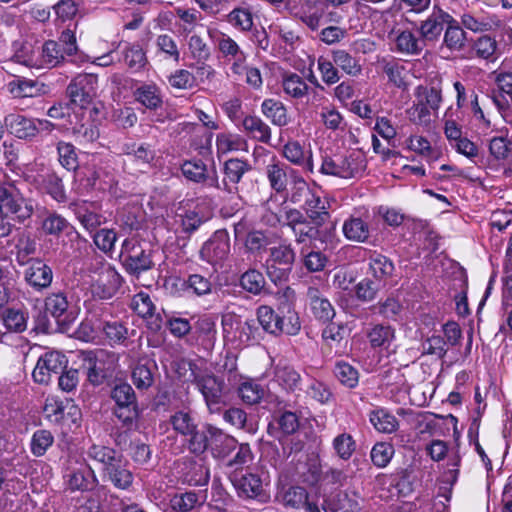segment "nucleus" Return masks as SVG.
I'll return each instance as SVG.
<instances>
[{"label":"nucleus","mask_w":512,"mask_h":512,"mask_svg":"<svg viewBox=\"0 0 512 512\" xmlns=\"http://www.w3.org/2000/svg\"><path fill=\"white\" fill-rule=\"evenodd\" d=\"M89 289L94 298L110 299L117 292L121 277L108 263L96 260L88 269Z\"/></svg>","instance_id":"f257e3e1"},{"label":"nucleus","mask_w":512,"mask_h":512,"mask_svg":"<svg viewBox=\"0 0 512 512\" xmlns=\"http://www.w3.org/2000/svg\"><path fill=\"white\" fill-rule=\"evenodd\" d=\"M367 167L365 155L360 150H351L343 156L323 158L321 173L344 179L361 177Z\"/></svg>","instance_id":"f03ea898"},{"label":"nucleus","mask_w":512,"mask_h":512,"mask_svg":"<svg viewBox=\"0 0 512 512\" xmlns=\"http://www.w3.org/2000/svg\"><path fill=\"white\" fill-rule=\"evenodd\" d=\"M98 78L93 74H80L76 76L67 87V94L73 110L97 111L91 107L97 96Z\"/></svg>","instance_id":"7ed1b4c3"},{"label":"nucleus","mask_w":512,"mask_h":512,"mask_svg":"<svg viewBox=\"0 0 512 512\" xmlns=\"http://www.w3.org/2000/svg\"><path fill=\"white\" fill-rule=\"evenodd\" d=\"M33 212L32 201L24 198L14 185L0 186V213L2 216H11L19 222H24L32 216Z\"/></svg>","instance_id":"20e7f679"},{"label":"nucleus","mask_w":512,"mask_h":512,"mask_svg":"<svg viewBox=\"0 0 512 512\" xmlns=\"http://www.w3.org/2000/svg\"><path fill=\"white\" fill-rule=\"evenodd\" d=\"M193 383L201 392L208 410L211 413H217L225 405L224 400V381L212 373H194L192 371Z\"/></svg>","instance_id":"39448f33"},{"label":"nucleus","mask_w":512,"mask_h":512,"mask_svg":"<svg viewBox=\"0 0 512 512\" xmlns=\"http://www.w3.org/2000/svg\"><path fill=\"white\" fill-rule=\"evenodd\" d=\"M68 360L58 351L43 354L37 361L32 377L39 384H48L53 375H58L67 367Z\"/></svg>","instance_id":"423d86ee"},{"label":"nucleus","mask_w":512,"mask_h":512,"mask_svg":"<svg viewBox=\"0 0 512 512\" xmlns=\"http://www.w3.org/2000/svg\"><path fill=\"white\" fill-rule=\"evenodd\" d=\"M230 252V239L227 231L217 230L203 244L200 258L209 264L215 265L225 260Z\"/></svg>","instance_id":"0eeeda50"},{"label":"nucleus","mask_w":512,"mask_h":512,"mask_svg":"<svg viewBox=\"0 0 512 512\" xmlns=\"http://www.w3.org/2000/svg\"><path fill=\"white\" fill-rule=\"evenodd\" d=\"M344 237L355 243H369L371 237L370 214L355 212L344 220L342 225Z\"/></svg>","instance_id":"6e6552de"},{"label":"nucleus","mask_w":512,"mask_h":512,"mask_svg":"<svg viewBox=\"0 0 512 512\" xmlns=\"http://www.w3.org/2000/svg\"><path fill=\"white\" fill-rule=\"evenodd\" d=\"M181 171L184 177L192 182L203 183L207 187L216 189L221 188L215 167L208 170L206 164L201 159L184 161L181 165Z\"/></svg>","instance_id":"1a4fd4ad"},{"label":"nucleus","mask_w":512,"mask_h":512,"mask_svg":"<svg viewBox=\"0 0 512 512\" xmlns=\"http://www.w3.org/2000/svg\"><path fill=\"white\" fill-rule=\"evenodd\" d=\"M229 478L240 497L252 499L265 496L263 480L258 474L243 472V470L233 471Z\"/></svg>","instance_id":"9d476101"},{"label":"nucleus","mask_w":512,"mask_h":512,"mask_svg":"<svg viewBox=\"0 0 512 512\" xmlns=\"http://www.w3.org/2000/svg\"><path fill=\"white\" fill-rule=\"evenodd\" d=\"M110 400L113 415L122 423L128 422V383L125 372L117 374L111 384Z\"/></svg>","instance_id":"9b49d317"},{"label":"nucleus","mask_w":512,"mask_h":512,"mask_svg":"<svg viewBox=\"0 0 512 512\" xmlns=\"http://www.w3.org/2000/svg\"><path fill=\"white\" fill-rule=\"evenodd\" d=\"M455 23V19L447 12L434 7L432 13L420 22L418 33L423 38L425 45L427 42H436L444 28V24Z\"/></svg>","instance_id":"f8f14e48"},{"label":"nucleus","mask_w":512,"mask_h":512,"mask_svg":"<svg viewBox=\"0 0 512 512\" xmlns=\"http://www.w3.org/2000/svg\"><path fill=\"white\" fill-rule=\"evenodd\" d=\"M234 234L237 240L243 241L246 250L250 253L260 252L270 244L267 233L261 230H249L246 221H239L234 225Z\"/></svg>","instance_id":"ddd939ff"},{"label":"nucleus","mask_w":512,"mask_h":512,"mask_svg":"<svg viewBox=\"0 0 512 512\" xmlns=\"http://www.w3.org/2000/svg\"><path fill=\"white\" fill-rule=\"evenodd\" d=\"M130 308L139 317L144 319L151 329H160L161 318L158 314L155 313V305L148 293L141 291L134 295L130 302Z\"/></svg>","instance_id":"4468645a"},{"label":"nucleus","mask_w":512,"mask_h":512,"mask_svg":"<svg viewBox=\"0 0 512 512\" xmlns=\"http://www.w3.org/2000/svg\"><path fill=\"white\" fill-rule=\"evenodd\" d=\"M63 60L64 52L60 49L59 44L56 41L49 40L43 44L39 60L28 57L22 63L29 67L53 68Z\"/></svg>","instance_id":"2eb2a0df"},{"label":"nucleus","mask_w":512,"mask_h":512,"mask_svg":"<svg viewBox=\"0 0 512 512\" xmlns=\"http://www.w3.org/2000/svg\"><path fill=\"white\" fill-rule=\"evenodd\" d=\"M251 169L250 165L241 159L232 158L224 163V179L220 189L228 193L237 192V184L241 181L243 175Z\"/></svg>","instance_id":"dca6fc26"},{"label":"nucleus","mask_w":512,"mask_h":512,"mask_svg":"<svg viewBox=\"0 0 512 512\" xmlns=\"http://www.w3.org/2000/svg\"><path fill=\"white\" fill-rule=\"evenodd\" d=\"M70 209L74 212L83 227L89 231L95 230L105 220V218L97 212V206L94 203L75 201L70 204Z\"/></svg>","instance_id":"f3484780"},{"label":"nucleus","mask_w":512,"mask_h":512,"mask_svg":"<svg viewBox=\"0 0 512 512\" xmlns=\"http://www.w3.org/2000/svg\"><path fill=\"white\" fill-rule=\"evenodd\" d=\"M307 298L311 311L316 319L323 323L330 322L335 317V309L331 302L323 296L316 287H309Z\"/></svg>","instance_id":"a211bd4d"},{"label":"nucleus","mask_w":512,"mask_h":512,"mask_svg":"<svg viewBox=\"0 0 512 512\" xmlns=\"http://www.w3.org/2000/svg\"><path fill=\"white\" fill-rule=\"evenodd\" d=\"M394 42L398 53L409 56L420 55L426 47L420 34L409 29L397 31Z\"/></svg>","instance_id":"6ab92c4d"},{"label":"nucleus","mask_w":512,"mask_h":512,"mask_svg":"<svg viewBox=\"0 0 512 512\" xmlns=\"http://www.w3.org/2000/svg\"><path fill=\"white\" fill-rule=\"evenodd\" d=\"M69 302L63 292L49 294L45 299V311L59 324H67L74 320L72 313L68 311Z\"/></svg>","instance_id":"aec40b11"},{"label":"nucleus","mask_w":512,"mask_h":512,"mask_svg":"<svg viewBox=\"0 0 512 512\" xmlns=\"http://www.w3.org/2000/svg\"><path fill=\"white\" fill-rule=\"evenodd\" d=\"M365 336L372 349L388 350L395 340V329L388 324H373L366 329Z\"/></svg>","instance_id":"412c9836"},{"label":"nucleus","mask_w":512,"mask_h":512,"mask_svg":"<svg viewBox=\"0 0 512 512\" xmlns=\"http://www.w3.org/2000/svg\"><path fill=\"white\" fill-rule=\"evenodd\" d=\"M323 0H302L299 8L300 20L311 30H318L325 13Z\"/></svg>","instance_id":"4be33fe9"},{"label":"nucleus","mask_w":512,"mask_h":512,"mask_svg":"<svg viewBox=\"0 0 512 512\" xmlns=\"http://www.w3.org/2000/svg\"><path fill=\"white\" fill-rule=\"evenodd\" d=\"M361 496L354 490L338 492L326 501L327 507L332 512H358L361 509Z\"/></svg>","instance_id":"5701e85b"},{"label":"nucleus","mask_w":512,"mask_h":512,"mask_svg":"<svg viewBox=\"0 0 512 512\" xmlns=\"http://www.w3.org/2000/svg\"><path fill=\"white\" fill-rule=\"evenodd\" d=\"M283 156L290 163L302 167L308 172L314 171L312 152L305 151L304 147L296 140H290L283 146Z\"/></svg>","instance_id":"b1692460"},{"label":"nucleus","mask_w":512,"mask_h":512,"mask_svg":"<svg viewBox=\"0 0 512 512\" xmlns=\"http://www.w3.org/2000/svg\"><path fill=\"white\" fill-rule=\"evenodd\" d=\"M211 440L209 449L214 458L224 459L237 448V441L220 429L210 426Z\"/></svg>","instance_id":"393cba45"},{"label":"nucleus","mask_w":512,"mask_h":512,"mask_svg":"<svg viewBox=\"0 0 512 512\" xmlns=\"http://www.w3.org/2000/svg\"><path fill=\"white\" fill-rule=\"evenodd\" d=\"M25 279L30 286L41 290L50 286L53 273L51 268L42 261L33 262L25 272Z\"/></svg>","instance_id":"a878e982"},{"label":"nucleus","mask_w":512,"mask_h":512,"mask_svg":"<svg viewBox=\"0 0 512 512\" xmlns=\"http://www.w3.org/2000/svg\"><path fill=\"white\" fill-rule=\"evenodd\" d=\"M182 480L191 486H204L209 482V469L200 461L187 460L183 463Z\"/></svg>","instance_id":"bb28decb"},{"label":"nucleus","mask_w":512,"mask_h":512,"mask_svg":"<svg viewBox=\"0 0 512 512\" xmlns=\"http://www.w3.org/2000/svg\"><path fill=\"white\" fill-rule=\"evenodd\" d=\"M369 271L376 281L385 282L394 272L393 262L385 255L372 251L369 255Z\"/></svg>","instance_id":"cd10ccee"},{"label":"nucleus","mask_w":512,"mask_h":512,"mask_svg":"<svg viewBox=\"0 0 512 512\" xmlns=\"http://www.w3.org/2000/svg\"><path fill=\"white\" fill-rule=\"evenodd\" d=\"M242 127L251 138L268 144L271 140V128L260 117L247 115L242 119Z\"/></svg>","instance_id":"c85d7f7f"},{"label":"nucleus","mask_w":512,"mask_h":512,"mask_svg":"<svg viewBox=\"0 0 512 512\" xmlns=\"http://www.w3.org/2000/svg\"><path fill=\"white\" fill-rule=\"evenodd\" d=\"M281 87L286 96L297 100L303 99L309 92V86L305 80L294 72L283 73Z\"/></svg>","instance_id":"c756f323"},{"label":"nucleus","mask_w":512,"mask_h":512,"mask_svg":"<svg viewBox=\"0 0 512 512\" xmlns=\"http://www.w3.org/2000/svg\"><path fill=\"white\" fill-rule=\"evenodd\" d=\"M261 111L275 126L283 127L290 122L287 108L279 100L265 99L261 104Z\"/></svg>","instance_id":"7c9ffc66"},{"label":"nucleus","mask_w":512,"mask_h":512,"mask_svg":"<svg viewBox=\"0 0 512 512\" xmlns=\"http://www.w3.org/2000/svg\"><path fill=\"white\" fill-rule=\"evenodd\" d=\"M85 360L88 363H92V360H95L98 365L103 366V371L108 377H113L117 374L119 375L121 372L118 371L119 355L114 352L103 349L97 350L95 352H89Z\"/></svg>","instance_id":"2f4dec72"},{"label":"nucleus","mask_w":512,"mask_h":512,"mask_svg":"<svg viewBox=\"0 0 512 512\" xmlns=\"http://www.w3.org/2000/svg\"><path fill=\"white\" fill-rule=\"evenodd\" d=\"M333 63L349 76L357 77L362 72L360 61L344 49L331 51Z\"/></svg>","instance_id":"473e14b6"},{"label":"nucleus","mask_w":512,"mask_h":512,"mask_svg":"<svg viewBox=\"0 0 512 512\" xmlns=\"http://www.w3.org/2000/svg\"><path fill=\"white\" fill-rule=\"evenodd\" d=\"M299 428V419L294 412L286 411L282 413L276 420V425L270 423L268 426V433L280 439V433L284 435H291Z\"/></svg>","instance_id":"72a5a7b5"},{"label":"nucleus","mask_w":512,"mask_h":512,"mask_svg":"<svg viewBox=\"0 0 512 512\" xmlns=\"http://www.w3.org/2000/svg\"><path fill=\"white\" fill-rule=\"evenodd\" d=\"M6 124L18 138H30L36 135L34 119L21 114H10L5 118Z\"/></svg>","instance_id":"f704fd0d"},{"label":"nucleus","mask_w":512,"mask_h":512,"mask_svg":"<svg viewBox=\"0 0 512 512\" xmlns=\"http://www.w3.org/2000/svg\"><path fill=\"white\" fill-rule=\"evenodd\" d=\"M247 148L246 140L239 134L219 133L216 136V149L218 155L230 152L245 151Z\"/></svg>","instance_id":"c9c22d12"},{"label":"nucleus","mask_w":512,"mask_h":512,"mask_svg":"<svg viewBox=\"0 0 512 512\" xmlns=\"http://www.w3.org/2000/svg\"><path fill=\"white\" fill-rule=\"evenodd\" d=\"M369 420L374 428L382 433H393L399 425L396 417L384 408H377L371 411Z\"/></svg>","instance_id":"e433bc0d"},{"label":"nucleus","mask_w":512,"mask_h":512,"mask_svg":"<svg viewBox=\"0 0 512 512\" xmlns=\"http://www.w3.org/2000/svg\"><path fill=\"white\" fill-rule=\"evenodd\" d=\"M295 257L296 254L292 246L290 244L282 243L269 249V257L266 260V263L292 269Z\"/></svg>","instance_id":"4c0bfd02"},{"label":"nucleus","mask_w":512,"mask_h":512,"mask_svg":"<svg viewBox=\"0 0 512 512\" xmlns=\"http://www.w3.org/2000/svg\"><path fill=\"white\" fill-rule=\"evenodd\" d=\"M319 116L322 124L327 130L333 132H344L347 129V122L344 117L332 105L323 106Z\"/></svg>","instance_id":"58836bf2"},{"label":"nucleus","mask_w":512,"mask_h":512,"mask_svg":"<svg viewBox=\"0 0 512 512\" xmlns=\"http://www.w3.org/2000/svg\"><path fill=\"white\" fill-rule=\"evenodd\" d=\"M302 207L306 211L308 217L317 224H321L329 216L325 201H323L319 195L313 193L312 190Z\"/></svg>","instance_id":"ea45409f"},{"label":"nucleus","mask_w":512,"mask_h":512,"mask_svg":"<svg viewBox=\"0 0 512 512\" xmlns=\"http://www.w3.org/2000/svg\"><path fill=\"white\" fill-rule=\"evenodd\" d=\"M136 100L148 109L155 110L162 105V97L156 85H142L134 92Z\"/></svg>","instance_id":"a19ab883"},{"label":"nucleus","mask_w":512,"mask_h":512,"mask_svg":"<svg viewBox=\"0 0 512 512\" xmlns=\"http://www.w3.org/2000/svg\"><path fill=\"white\" fill-rule=\"evenodd\" d=\"M239 283L243 290L253 295H260L266 286L263 274L257 269H249L244 272Z\"/></svg>","instance_id":"79ce46f5"},{"label":"nucleus","mask_w":512,"mask_h":512,"mask_svg":"<svg viewBox=\"0 0 512 512\" xmlns=\"http://www.w3.org/2000/svg\"><path fill=\"white\" fill-rule=\"evenodd\" d=\"M274 380L287 391H293L300 382V375L292 367L278 364L274 370Z\"/></svg>","instance_id":"37998d69"},{"label":"nucleus","mask_w":512,"mask_h":512,"mask_svg":"<svg viewBox=\"0 0 512 512\" xmlns=\"http://www.w3.org/2000/svg\"><path fill=\"white\" fill-rule=\"evenodd\" d=\"M214 42L217 45L218 51L227 60L234 59L236 57L243 58L245 53L238 43L225 33H218L214 38Z\"/></svg>","instance_id":"c03bdc74"},{"label":"nucleus","mask_w":512,"mask_h":512,"mask_svg":"<svg viewBox=\"0 0 512 512\" xmlns=\"http://www.w3.org/2000/svg\"><path fill=\"white\" fill-rule=\"evenodd\" d=\"M23 483L16 477L8 463H0V491L16 494L23 489Z\"/></svg>","instance_id":"a18cd8bd"},{"label":"nucleus","mask_w":512,"mask_h":512,"mask_svg":"<svg viewBox=\"0 0 512 512\" xmlns=\"http://www.w3.org/2000/svg\"><path fill=\"white\" fill-rule=\"evenodd\" d=\"M238 395L244 403L254 405L262 400L265 395V389L259 383L247 380L239 385Z\"/></svg>","instance_id":"49530a36"},{"label":"nucleus","mask_w":512,"mask_h":512,"mask_svg":"<svg viewBox=\"0 0 512 512\" xmlns=\"http://www.w3.org/2000/svg\"><path fill=\"white\" fill-rule=\"evenodd\" d=\"M466 33L459 26L458 22L447 23L443 43L451 51H460L465 46Z\"/></svg>","instance_id":"de8ad7c7"},{"label":"nucleus","mask_w":512,"mask_h":512,"mask_svg":"<svg viewBox=\"0 0 512 512\" xmlns=\"http://www.w3.org/2000/svg\"><path fill=\"white\" fill-rule=\"evenodd\" d=\"M208 425L205 430H198L197 427L187 437L188 449L195 455L203 454L210 446L211 433Z\"/></svg>","instance_id":"09e8293b"},{"label":"nucleus","mask_w":512,"mask_h":512,"mask_svg":"<svg viewBox=\"0 0 512 512\" xmlns=\"http://www.w3.org/2000/svg\"><path fill=\"white\" fill-rule=\"evenodd\" d=\"M205 499L196 492L176 494L171 499V507L179 512H189L204 503Z\"/></svg>","instance_id":"8fccbe9b"},{"label":"nucleus","mask_w":512,"mask_h":512,"mask_svg":"<svg viewBox=\"0 0 512 512\" xmlns=\"http://www.w3.org/2000/svg\"><path fill=\"white\" fill-rule=\"evenodd\" d=\"M266 175L273 190L278 193L286 190L287 173L284 164L279 162L268 164L266 167Z\"/></svg>","instance_id":"3c124183"},{"label":"nucleus","mask_w":512,"mask_h":512,"mask_svg":"<svg viewBox=\"0 0 512 512\" xmlns=\"http://www.w3.org/2000/svg\"><path fill=\"white\" fill-rule=\"evenodd\" d=\"M27 315L16 309H7L1 314V319L8 331L20 333L27 328Z\"/></svg>","instance_id":"603ef678"},{"label":"nucleus","mask_w":512,"mask_h":512,"mask_svg":"<svg viewBox=\"0 0 512 512\" xmlns=\"http://www.w3.org/2000/svg\"><path fill=\"white\" fill-rule=\"evenodd\" d=\"M334 374L340 383L347 388H354L358 385V370L348 362H337L334 368Z\"/></svg>","instance_id":"864d4df0"},{"label":"nucleus","mask_w":512,"mask_h":512,"mask_svg":"<svg viewBox=\"0 0 512 512\" xmlns=\"http://www.w3.org/2000/svg\"><path fill=\"white\" fill-rule=\"evenodd\" d=\"M126 461L114 459L109 462L105 469L109 475L110 480L119 489H126L128 487V470L126 469Z\"/></svg>","instance_id":"5fc2aeb1"},{"label":"nucleus","mask_w":512,"mask_h":512,"mask_svg":"<svg viewBox=\"0 0 512 512\" xmlns=\"http://www.w3.org/2000/svg\"><path fill=\"white\" fill-rule=\"evenodd\" d=\"M152 267V260L149 253L141 246H133L130 248V275L139 274L147 271Z\"/></svg>","instance_id":"6e6d98bb"},{"label":"nucleus","mask_w":512,"mask_h":512,"mask_svg":"<svg viewBox=\"0 0 512 512\" xmlns=\"http://www.w3.org/2000/svg\"><path fill=\"white\" fill-rule=\"evenodd\" d=\"M280 319L270 306L262 305L257 309V323L268 333L279 334Z\"/></svg>","instance_id":"4d7b16f0"},{"label":"nucleus","mask_w":512,"mask_h":512,"mask_svg":"<svg viewBox=\"0 0 512 512\" xmlns=\"http://www.w3.org/2000/svg\"><path fill=\"white\" fill-rule=\"evenodd\" d=\"M279 497L285 506L300 509L307 504L308 493L303 487L291 486L284 490Z\"/></svg>","instance_id":"13d9d810"},{"label":"nucleus","mask_w":512,"mask_h":512,"mask_svg":"<svg viewBox=\"0 0 512 512\" xmlns=\"http://www.w3.org/2000/svg\"><path fill=\"white\" fill-rule=\"evenodd\" d=\"M336 455L342 460H349L356 449V443L349 433H341L332 441Z\"/></svg>","instance_id":"bf43d9fd"},{"label":"nucleus","mask_w":512,"mask_h":512,"mask_svg":"<svg viewBox=\"0 0 512 512\" xmlns=\"http://www.w3.org/2000/svg\"><path fill=\"white\" fill-rule=\"evenodd\" d=\"M394 455V448L387 442L376 443L370 452L372 463L378 468L386 467Z\"/></svg>","instance_id":"052dcab7"},{"label":"nucleus","mask_w":512,"mask_h":512,"mask_svg":"<svg viewBox=\"0 0 512 512\" xmlns=\"http://www.w3.org/2000/svg\"><path fill=\"white\" fill-rule=\"evenodd\" d=\"M447 353L446 341L439 335H432L421 344V354L442 359Z\"/></svg>","instance_id":"680f3d73"},{"label":"nucleus","mask_w":512,"mask_h":512,"mask_svg":"<svg viewBox=\"0 0 512 512\" xmlns=\"http://www.w3.org/2000/svg\"><path fill=\"white\" fill-rule=\"evenodd\" d=\"M346 328L342 324L330 323L322 331V339L330 348H340L345 338Z\"/></svg>","instance_id":"e2e57ef3"},{"label":"nucleus","mask_w":512,"mask_h":512,"mask_svg":"<svg viewBox=\"0 0 512 512\" xmlns=\"http://www.w3.org/2000/svg\"><path fill=\"white\" fill-rule=\"evenodd\" d=\"M58 160L68 171L75 170L78 166V158L75 147L71 143L60 141L57 144Z\"/></svg>","instance_id":"0e129e2a"},{"label":"nucleus","mask_w":512,"mask_h":512,"mask_svg":"<svg viewBox=\"0 0 512 512\" xmlns=\"http://www.w3.org/2000/svg\"><path fill=\"white\" fill-rule=\"evenodd\" d=\"M170 423L177 433L185 437L191 434L197 427L191 415L188 412L184 411H178L175 414H173L170 417Z\"/></svg>","instance_id":"69168bd1"},{"label":"nucleus","mask_w":512,"mask_h":512,"mask_svg":"<svg viewBox=\"0 0 512 512\" xmlns=\"http://www.w3.org/2000/svg\"><path fill=\"white\" fill-rule=\"evenodd\" d=\"M54 437L48 430H37L34 432L31 439V452L33 455L39 457L43 456L49 447L52 446Z\"/></svg>","instance_id":"338daca9"},{"label":"nucleus","mask_w":512,"mask_h":512,"mask_svg":"<svg viewBox=\"0 0 512 512\" xmlns=\"http://www.w3.org/2000/svg\"><path fill=\"white\" fill-rule=\"evenodd\" d=\"M8 89L16 98L33 97L37 93L36 83L25 78H16L10 81Z\"/></svg>","instance_id":"774afa93"}]
</instances>
